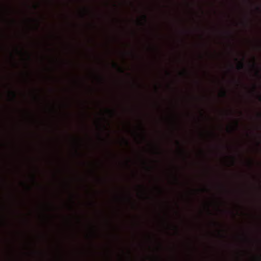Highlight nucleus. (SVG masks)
I'll list each match as a JSON object with an SVG mask.
<instances>
[{
  "instance_id": "0eeeda50",
  "label": "nucleus",
  "mask_w": 261,
  "mask_h": 261,
  "mask_svg": "<svg viewBox=\"0 0 261 261\" xmlns=\"http://www.w3.org/2000/svg\"><path fill=\"white\" fill-rule=\"evenodd\" d=\"M249 165L250 166H252V162H251V161H250V162H249Z\"/></svg>"
},
{
  "instance_id": "f03ea898",
  "label": "nucleus",
  "mask_w": 261,
  "mask_h": 261,
  "mask_svg": "<svg viewBox=\"0 0 261 261\" xmlns=\"http://www.w3.org/2000/svg\"><path fill=\"white\" fill-rule=\"evenodd\" d=\"M234 60L237 62L236 65V68L239 70H243L245 68V64L244 63L245 57L243 56L242 60H239L238 58H234Z\"/></svg>"
},
{
  "instance_id": "1a4fd4ad",
  "label": "nucleus",
  "mask_w": 261,
  "mask_h": 261,
  "mask_svg": "<svg viewBox=\"0 0 261 261\" xmlns=\"http://www.w3.org/2000/svg\"><path fill=\"white\" fill-rule=\"evenodd\" d=\"M257 116H258V117L260 118L261 117V114H258L257 115Z\"/></svg>"
},
{
  "instance_id": "7ed1b4c3",
  "label": "nucleus",
  "mask_w": 261,
  "mask_h": 261,
  "mask_svg": "<svg viewBox=\"0 0 261 261\" xmlns=\"http://www.w3.org/2000/svg\"><path fill=\"white\" fill-rule=\"evenodd\" d=\"M239 128V122L238 120H236L234 122V125L231 127L230 128H227V130L229 132H232L234 130H238Z\"/></svg>"
},
{
  "instance_id": "dca6fc26",
  "label": "nucleus",
  "mask_w": 261,
  "mask_h": 261,
  "mask_svg": "<svg viewBox=\"0 0 261 261\" xmlns=\"http://www.w3.org/2000/svg\"><path fill=\"white\" fill-rule=\"evenodd\" d=\"M177 143L178 144H179V142H178V141H177Z\"/></svg>"
},
{
  "instance_id": "ddd939ff",
  "label": "nucleus",
  "mask_w": 261,
  "mask_h": 261,
  "mask_svg": "<svg viewBox=\"0 0 261 261\" xmlns=\"http://www.w3.org/2000/svg\"><path fill=\"white\" fill-rule=\"evenodd\" d=\"M11 57L13 59H14V57L11 55Z\"/></svg>"
},
{
  "instance_id": "4468645a",
  "label": "nucleus",
  "mask_w": 261,
  "mask_h": 261,
  "mask_svg": "<svg viewBox=\"0 0 261 261\" xmlns=\"http://www.w3.org/2000/svg\"><path fill=\"white\" fill-rule=\"evenodd\" d=\"M257 9L258 10H260V9H259V8L258 7H257Z\"/></svg>"
},
{
  "instance_id": "2eb2a0df",
  "label": "nucleus",
  "mask_w": 261,
  "mask_h": 261,
  "mask_svg": "<svg viewBox=\"0 0 261 261\" xmlns=\"http://www.w3.org/2000/svg\"><path fill=\"white\" fill-rule=\"evenodd\" d=\"M109 112L111 113H112V112L111 111H110V110H109Z\"/></svg>"
},
{
  "instance_id": "9b49d317",
  "label": "nucleus",
  "mask_w": 261,
  "mask_h": 261,
  "mask_svg": "<svg viewBox=\"0 0 261 261\" xmlns=\"http://www.w3.org/2000/svg\"><path fill=\"white\" fill-rule=\"evenodd\" d=\"M33 180H34V181H35V177H34V176H33Z\"/></svg>"
},
{
  "instance_id": "f8f14e48",
  "label": "nucleus",
  "mask_w": 261,
  "mask_h": 261,
  "mask_svg": "<svg viewBox=\"0 0 261 261\" xmlns=\"http://www.w3.org/2000/svg\"><path fill=\"white\" fill-rule=\"evenodd\" d=\"M259 100H261V96H259Z\"/></svg>"
},
{
  "instance_id": "f257e3e1",
  "label": "nucleus",
  "mask_w": 261,
  "mask_h": 261,
  "mask_svg": "<svg viewBox=\"0 0 261 261\" xmlns=\"http://www.w3.org/2000/svg\"><path fill=\"white\" fill-rule=\"evenodd\" d=\"M248 66L250 69L253 71H258L260 69V66L256 63L254 57L252 58L251 61L249 62Z\"/></svg>"
},
{
  "instance_id": "6e6552de",
  "label": "nucleus",
  "mask_w": 261,
  "mask_h": 261,
  "mask_svg": "<svg viewBox=\"0 0 261 261\" xmlns=\"http://www.w3.org/2000/svg\"><path fill=\"white\" fill-rule=\"evenodd\" d=\"M229 65L231 68L233 67V65L231 63H229Z\"/></svg>"
},
{
  "instance_id": "9d476101",
  "label": "nucleus",
  "mask_w": 261,
  "mask_h": 261,
  "mask_svg": "<svg viewBox=\"0 0 261 261\" xmlns=\"http://www.w3.org/2000/svg\"><path fill=\"white\" fill-rule=\"evenodd\" d=\"M125 142L126 144H128V142L127 140H125Z\"/></svg>"
},
{
  "instance_id": "20e7f679",
  "label": "nucleus",
  "mask_w": 261,
  "mask_h": 261,
  "mask_svg": "<svg viewBox=\"0 0 261 261\" xmlns=\"http://www.w3.org/2000/svg\"><path fill=\"white\" fill-rule=\"evenodd\" d=\"M112 66L114 69H117V68L120 69L121 68L120 66L118 65V64L114 61L112 63Z\"/></svg>"
},
{
  "instance_id": "423d86ee",
  "label": "nucleus",
  "mask_w": 261,
  "mask_h": 261,
  "mask_svg": "<svg viewBox=\"0 0 261 261\" xmlns=\"http://www.w3.org/2000/svg\"><path fill=\"white\" fill-rule=\"evenodd\" d=\"M142 17H143V18L144 19V20L146 21V19H147L146 16L145 15H143Z\"/></svg>"
},
{
  "instance_id": "39448f33",
  "label": "nucleus",
  "mask_w": 261,
  "mask_h": 261,
  "mask_svg": "<svg viewBox=\"0 0 261 261\" xmlns=\"http://www.w3.org/2000/svg\"><path fill=\"white\" fill-rule=\"evenodd\" d=\"M68 65V63H67V62H64V63H62V65H64V66H67Z\"/></svg>"
}]
</instances>
